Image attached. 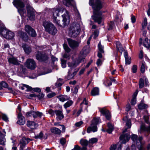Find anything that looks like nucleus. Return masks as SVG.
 <instances>
[{"label": "nucleus", "instance_id": "obj_1", "mask_svg": "<svg viewBox=\"0 0 150 150\" xmlns=\"http://www.w3.org/2000/svg\"><path fill=\"white\" fill-rule=\"evenodd\" d=\"M90 5L92 6L93 14L92 18L96 22L100 24L102 21L103 16L100 11L102 7V4L100 0H96L93 3V0H90L89 2Z\"/></svg>", "mask_w": 150, "mask_h": 150}, {"label": "nucleus", "instance_id": "obj_2", "mask_svg": "<svg viewBox=\"0 0 150 150\" xmlns=\"http://www.w3.org/2000/svg\"><path fill=\"white\" fill-rule=\"evenodd\" d=\"M89 53V49L88 47L85 46L82 49L80 55L78 58L75 62L68 63L69 66L71 67H75L77 66L80 62H84L85 55Z\"/></svg>", "mask_w": 150, "mask_h": 150}, {"label": "nucleus", "instance_id": "obj_3", "mask_svg": "<svg viewBox=\"0 0 150 150\" xmlns=\"http://www.w3.org/2000/svg\"><path fill=\"white\" fill-rule=\"evenodd\" d=\"M81 28L79 24L76 23L71 24L69 30V35L71 37L75 38L77 37L81 31Z\"/></svg>", "mask_w": 150, "mask_h": 150}, {"label": "nucleus", "instance_id": "obj_4", "mask_svg": "<svg viewBox=\"0 0 150 150\" xmlns=\"http://www.w3.org/2000/svg\"><path fill=\"white\" fill-rule=\"evenodd\" d=\"M43 26L47 32L53 35H54L57 30L54 25L51 23L45 21L43 23Z\"/></svg>", "mask_w": 150, "mask_h": 150}, {"label": "nucleus", "instance_id": "obj_5", "mask_svg": "<svg viewBox=\"0 0 150 150\" xmlns=\"http://www.w3.org/2000/svg\"><path fill=\"white\" fill-rule=\"evenodd\" d=\"M13 4L18 9V11L21 16L26 13L25 9L23 8L25 6L24 3L21 0H14Z\"/></svg>", "mask_w": 150, "mask_h": 150}, {"label": "nucleus", "instance_id": "obj_6", "mask_svg": "<svg viewBox=\"0 0 150 150\" xmlns=\"http://www.w3.org/2000/svg\"><path fill=\"white\" fill-rule=\"evenodd\" d=\"M137 137V135L133 134L132 135L131 139L133 141L136 142L137 146L139 150H144L145 149L144 147L143 144L142 142V137H139L138 138Z\"/></svg>", "mask_w": 150, "mask_h": 150}, {"label": "nucleus", "instance_id": "obj_7", "mask_svg": "<svg viewBox=\"0 0 150 150\" xmlns=\"http://www.w3.org/2000/svg\"><path fill=\"white\" fill-rule=\"evenodd\" d=\"M0 34L8 39H12L14 36V33L6 29L0 28Z\"/></svg>", "mask_w": 150, "mask_h": 150}, {"label": "nucleus", "instance_id": "obj_8", "mask_svg": "<svg viewBox=\"0 0 150 150\" xmlns=\"http://www.w3.org/2000/svg\"><path fill=\"white\" fill-rule=\"evenodd\" d=\"M61 13L64 12L63 15H62L63 18V23L64 26L68 25L69 22V16L68 11L65 9L62 8L60 10Z\"/></svg>", "mask_w": 150, "mask_h": 150}, {"label": "nucleus", "instance_id": "obj_9", "mask_svg": "<svg viewBox=\"0 0 150 150\" xmlns=\"http://www.w3.org/2000/svg\"><path fill=\"white\" fill-rule=\"evenodd\" d=\"M25 67L31 70L35 69L36 67V64L35 61L31 59H28L25 63Z\"/></svg>", "mask_w": 150, "mask_h": 150}, {"label": "nucleus", "instance_id": "obj_10", "mask_svg": "<svg viewBox=\"0 0 150 150\" xmlns=\"http://www.w3.org/2000/svg\"><path fill=\"white\" fill-rule=\"evenodd\" d=\"M36 57L37 59L39 61H45L48 58L47 55L44 52L38 51L36 54Z\"/></svg>", "mask_w": 150, "mask_h": 150}, {"label": "nucleus", "instance_id": "obj_11", "mask_svg": "<svg viewBox=\"0 0 150 150\" xmlns=\"http://www.w3.org/2000/svg\"><path fill=\"white\" fill-rule=\"evenodd\" d=\"M69 63V62L68 63ZM68 66L70 67V69L68 71V74L67 76L65 77V79L66 80H68L70 79H73L75 76V75L76 74L77 70H74V71L73 72H72L71 71L72 69H74L75 67L76 66L74 67H70L68 65Z\"/></svg>", "mask_w": 150, "mask_h": 150}, {"label": "nucleus", "instance_id": "obj_12", "mask_svg": "<svg viewBox=\"0 0 150 150\" xmlns=\"http://www.w3.org/2000/svg\"><path fill=\"white\" fill-rule=\"evenodd\" d=\"M42 113L40 112L39 111L35 112L34 111H31L29 112H28L26 114V116L27 117H28L33 115L34 118H36L37 117L41 118V116L42 115Z\"/></svg>", "mask_w": 150, "mask_h": 150}, {"label": "nucleus", "instance_id": "obj_13", "mask_svg": "<svg viewBox=\"0 0 150 150\" xmlns=\"http://www.w3.org/2000/svg\"><path fill=\"white\" fill-rule=\"evenodd\" d=\"M67 41L69 46L72 49H76L79 46V43L77 41L70 39H68Z\"/></svg>", "mask_w": 150, "mask_h": 150}, {"label": "nucleus", "instance_id": "obj_14", "mask_svg": "<svg viewBox=\"0 0 150 150\" xmlns=\"http://www.w3.org/2000/svg\"><path fill=\"white\" fill-rule=\"evenodd\" d=\"M25 31L30 35L33 37H35L36 35V33L35 30L29 25H26L25 27Z\"/></svg>", "mask_w": 150, "mask_h": 150}, {"label": "nucleus", "instance_id": "obj_15", "mask_svg": "<svg viewBox=\"0 0 150 150\" xmlns=\"http://www.w3.org/2000/svg\"><path fill=\"white\" fill-rule=\"evenodd\" d=\"M130 139L129 134H126L122 135L120 137L121 144H125L128 142Z\"/></svg>", "mask_w": 150, "mask_h": 150}, {"label": "nucleus", "instance_id": "obj_16", "mask_svg": "<svg viewBox=\"0 0 150 150\" xmlns=\"http://www.w3.org/2000/svg\"><path fill=\"white\" fill-rule=\"evenodd\" d=\"M64 4L68 7L72 6L74 8L76 7L75 2L74 0H63Z\"/></svg>", "mask_w": 150, "mask_h": 150}, {"label": "nucleus", "instance_id": "obj_17", "mask_svg": "<svg viewBox=\"0 0 150 150\" xmlns=\"http://www.w3.org/2000/svg\"><path fill=\"white\" fill-rule=\"evenodd\" d=\"M62 8H60L59 9L57 8H54L52 9L51 11L52 13L53 19L55 21H57V17L59 16V12L61 13L60 11L61 9Z\"/></svg>", "mask_w": 150, "mask_h": 150}, {"label": "nucleus", "instance_id": "obj_18", "mask_svg": "<svg viewBox=\"0 0 150 150\" xmlns=\"http://www.w3.org/2000/svg\"><path fill=\"white\" fill-rule=\"evenodd\" d=\"M100 111L103 115L105 116L107 119L109 120L110 119L111 116V114L106 108H102L100 110Z\"/></svg>", "mask_w": 150, "mask_h": 150}, {"label": "nucleus", "instance_id": "obj_19", "mask_svg": "<svg viewBox=\"0 0 150 150\" xmlns=\"http://www.w3.org/2000/svg\"><path fill=\"white\" fill-rule=\"evenodd\" d=\"M8 61L10 64L14 65H19L20 64V61L16 58L13 57L8 58Z\"/></svg>", "mask_w": 150, "mask_h": 150}, {"label": "nucleus", "instance_id": "obj_20", "mask_svg": "<svg viewBox=\"0 0 150 150\" xmlns=\"http://www.w3.org/2000/svg\"><path fill=\"white\" fill-rule=\"evenodd\" d=\"M22 47L23 48L25 53L27 54H29L32 52L31 47L29 45L25 44H23L22 45Z\"/></svg>", "mask_w": 150, "mask_h": 150}, {"label": "nucleus", "instance_id": "obj_21", "mask_svg": "<svg viewBox=\"0 0 150 150\" xmlns=\"http://www.w3.org/2000/svg\"><path fill=\"white\" fill-rule=\"evenodd\" d=\"M98 128L96 125H93V124H91L90 126L88 127L87 130V132L90 133L91 132H93L97 131Z\"/></svg>", "mask_w": 150, "mask_h": 150}, {"label": "nucleus", "instance_id": "obj_22", "mask_svg": "<svg viewBox=\"0 0 150 150\" xmlns=\"http://www.w3.org/2000/svg\"><path fill=\"white\" fill-rule=\"evenodd\" d=\"M18 120L17 122V123L20 125H23L25 123V118L23 116L21 112L18 114Z\"/></svg>", "mask_w": 150, "mask_h": 150}, {"label": "nucleus", "instance_id": "obj_23", "mask_svg": "<svg viewBox=\"0 0 150 150\" xmlns=\"http://www.w3.org/2000/svg\"><path fill=\"white\" fill-rule=\"evenodd\" d=\"M57 116V119L58 120H61L64 118V116L62 111L56 110L55 111Z\"/></svg>", "mask_w": 150, "mask_h": 150}, {"label": "nucleus", "instance_id": "obj_24", "mask_svg": "<svg viewBox=\"0 0 150 150\" xmlns=\"http://www.w3.org/2000/svg\"><path fill=\"white\" fill-rule=\"evenodd\" d=\"M27 125L31 129H35L38 126L37 124L33 121H28L27 123Z\"/></svg>", "mask_w": 150, "mask_h": 150}, {"label": "nucleus", "instance_id": "obj_25", "mask_svg": "<svg viewBox=\"0 0 150 150\" xmlns=\"http://www.w3.org/2000/svg\"><path fill=\"white\" fill-rule=\"evenodd\" d=\"M27 9L28 16L32 17V18H33L34 12V9L30 6H28L27 7Z\"/></svg>", "mask_w": 150, "mask_h": 150}, {"label": "nucleus", "instance_id": "obj_26", "mask_svg": "<svg viewBox=\"0 0 150 150\" xmlns=\"http://www.w3.org/2000/svg\"><path fill=\"white\" fill-rule=\"evenodd\" d=\"M99 90L98 88L95 87L93 88L91 91V95L94 96L99 95Z\"/></svg>", "mask_w": 150, "mask_h": 150}, {"label": "nucleus", "instance_id": "obj_27", "mask_svg": "<svg viewBox=\"0 0 150 150\" xmlns=\"http://www.w3.org/2000/svg\"><path fill=\"white\" fill-rule=\"evenodd\" d=\"M124 54L125 58L126 64H129L131 63V58L128 57L127 52L125 51Z\"/></svg>", "mask_w": 150, "mask_h": 150}, {"label": "nucleus", "instance_id": "obj_28", "mask_svg": "<svg viewBox=\"0 0 150 150\" xmlns=\"http://www.w3.org/2000/svg\"><path fill=\"white\" fill-rule=\"evenodd\" d=\"M123 120L126 122V126H127V128H130L131 126V123L130 119H128L126 116L123 118Z\"/></svg>", "mask_w": 150, "mask_h": 150}, {"label": "nucleus", "instance_id": "obj_29", "mask_svg": "<svg viewBox=\"0 0 150 150\" xmlns=\"http://www.w3.org/2000/svg\"><path fill=\"white\" fill-rule=\"evenodd\" d=\"M59 100L62 102H64L69 99V97L67 95H61L57 96Z\"/></svg>", "mask_w": 150, "mask_h": 150}, {"label": "nucleus", "instance_id": "obj_30", "mask_svg": "<svg viewBox=\"0 0 150 150\" xmlns=\"http://www.w3.org/2000/svg\"><path fill=\"white\" fill-rule=\"evenodd\" d=\"M21 85L22 86H20V88L22 90H24L25 89V88L27 89V91H32V87L29 86L28 85L24 84H22Z\"/></svg>", "mask_w": 150, "mask_h": 150}, {"label": "nucleus", "instance_id": "obj_31", "mask_svg": "<svg viewBox=\"0 0 150 150\" xmlns=\"http://www.w3.org/2000/svg\"><path fill=\"white\" fill-rule=\"evenodd\" d=\"M6 139L4 135L0 132V144L4 145L5 144Z\"/></svg>", "mask_w": 150, "mask_h": 150}, {"label": "nucleus", "instance_id": "obj_32", "mask_svg": "<svg viewBox=\"0 0 150 150\" xmlns=\"http://www.w3.org/2000/svg\"><path fill=\"white\" fill-rule=\"evenodd\" d=\"M31 140H32L29 138L23 137L21 139L20 142L26 145Z\"/></svg>", "mask_w": 150, "mask_h": 150}, {"label": "nucleus", "instance_id": "obj_33", "mask_svg": "<svg viewBox=\"0 0 150 150\" xmlns=\"http://www.w3.org/2000/svg\"><path fill=\"white\" fill-rule=\"evenodd\" d=\"M144 45L147 48H149L150 47V40L147 38H145L144 42Z\"/></svg>", "mask_w": 150, "mask_h": 150}, {"label": "nucleus", "instance_id": "obj_34", "mask_svg": "<svg viewBox=\"0 0 150 150\" xmlns=\"http://www.w3.org/2000/svg\"><path fill=\"white\" fill-rule=\"evenodd\" d=\"M51 131L52 132L56 134H60L61 133L60 130L56 127H54L51 129Z\"/></svg>", "mask_w": 150, "mask_h": 150}, {"label": "nucleus", "instance_id": "obj_35", "mask_svg": "<svg viewBox=\"0 0 150 150\" xmlns=\"http://www.w3.org/2000/svg\"><path fill=\"white\" fill-rule=\"evenodd\" d=\"M18 36L23 39L24 40H26V38H27V36L25 33L20 31L18 32Z\"/></svg>", "mask_w": 150, "mask_h": 150}, {"label": "nucleus", "instance_id": "obj_36", "mask_svg": "<svg viewBox=\"0 0 150 150\" xmlns=\"http://www.w3.org/2000/svg\"><path fill=\"white\" fill-rule=\"evenodd\" d=\"M73 103V102L71 100H69L65 103L64 105V107L65 109H67V108L69 107L72 105Z\"/></svg>", "mask_w": 150, "mask_h": 150}, {"label": "nucleus", "instance_id": "obj_37", "mask_svg": "<svg viewBox=\"0 0 150 150\" xmlns=\"http://www.w3.org/2000/svg\"><path fill=\"white\" fill-rule=\"evenodd\" d=\"M108 129L107 130V132L109 133H111L113 130V127L112 125L110 123H108Z\"/></svg>", "mask_w": 150, "mask_h": 150}, {"label": "nucleus", "instance_id": "obj_38", "mask_svg": "<svg viewBox=\"0 0 150 150\" xmlns=\"http://www.w3.org/2000/svg\"><path fill=\"white\" fill-rule=\"evenodd\" d=\"M80 143L82 145L87 146L89 142L86 139H82L80 140Z\"/></svg>", "mask_w": 150, "mask_h": 150}, {"label": "nucleus", "instance_id": "obj_39", "mask_svg": "<svg viewBox=\"0 0 150 150\" xmlns=\"http://www.w3.org/2000/svg\"><path fill=\"white\" fill-rule=\"evenodd\" d=\"M138 107L139 109H143L147 108V106L146 104L141 103L138 105Z\"/></svg>", "mask_w": 150, "mask_h": 150}, {"label": "nucleus", "instance_id": "obj_40", "mask_svg": "<svg viewBox=\"0 0 150 150\" xmlns=\"http://www.w3.org/2000/svg\"><path fill=\"white\" fill-rule=\"evenodd\" d=\"M79 88V86L78 85H76L73 88L71 89L72 91V93L73 95L75 94L76 95L78 92V89Z\"/></svg>", "mask_w": 150, "mask_h": 150}, {"label": "nucleus", "instance_id": "obj_41", "mask_svg": "<svg viewBox=\"0 0 150 150\" xmlns=\"http://www.w3.org/2000/svg\"><path fill=\"white\" fill-rule=\"evenodd\" d=\"M100 122L99 118H95L93 119L92 121L91 124H93L94 125H96L97 126V125Z\"/></svg>", "mask_w": 150, "mask_h": 150}, {"label": "nucleus", "instance_id": "obj_42", "mask_svg": "<svg viewBox=\"0 0 150 150\" xmlns=\"http://www.w3.org/2000/svg\"><path fill=\"white\" fill-rule=\"evenodd\" d=\"M114 26V24L113 22L110 21L108 24V30H111L112 29Z\"/></svg>", "mask_w": 150, "mask_h": 150}, {"label": "nucleus", "instance_id": "obj_43", "mask_svg": "<svg viewBox=\"0 0 150 150\" xmlns=\"http://www.w3.org/2000/svg\"><path fill=\"white\" fill-rule=\"evenodd\" d=\"M99 52L101 53H104L103 47L101 45L100 42L98 45Z\"/></svg>", "mask_w": 150, "mask_h": 150}, {"label": "nucleus", "instance_id": "obj_44", "mask_svg": "<svg viewBox=\"0 0 150 150\" xmlns=\"http://www.w3.org/2000/svg\"><path fill=\"white\" fill-rule=\"evenodd\" d=\"M98 139L96 138H93L90 139L89 141V143L91 144H94L97 142Z\"/></svg>", "mask_w": 150, "mask_h": 150}, {"label": "nucleus", "instance_id": "obj_45", "mask_svg": "<svg viewBox=\"0 0 150 150\" xmlns=\"http://www.w3.org/2000/svg\"><path fill=\"white\" fill-rule=\"evenodd\" d=\"M139 87L140 88H142L144 86V80L142 79H140L139 82Z\"/></svg>", "mask_w": 150, "mask_h": 150}, {"label": "nucleus", "instance_id": "obj_46", "mask_svg": "<svg viewBox=\"0 0 150 150\" xmlns=\"http://www.w3.org/2000/svg\"><path fill=\"white\" fill-rule=\"evenodd\" d=\"M147 25V19L145 17L143 22L142 23V28L143 29Z\"/></svg>", "mask_w": 150, "mask_h": 150}, {"label": "nucleus", "instance_id": "obj_47", "mask_svg": "<svg viewBox=\"0 0 150 150\" xmlns=\"http://www.w3.org/2000/svg\"><path fill=\"white\" fill-rule=\"evenodd\" d=\"M117 49L118 50H122V45L119 42H117L116 43Z\"/></svg>", "mask_w": 150, "mask_h": 150}, {"label": "nucleus", "instance_id": "obj_48", "mask_svg": "<svg viewBox=\"0 0 150 150\" xmlns=\"http://www.w3.org/2000/svg\"><path fill=\"white\" fill-rule=\"evenodd\" d=\"M63 47L65 50L67 52H70L71 49L67 45L64 44L63 45Z\"/></svg>", "mask_w": 150, "mask_h": 150}, {"label": "nucleus", "instance_id": "obj_49", "mask_svg": "<svg viewBox=\"0 0 150 150\" xmlns=\"http://www.w3.org/2000/svg\"><path fill=\"white\" fill-rule=\"evenodd\" d=\"M53 22L54 23L57 24L60 27L63 26V23H61L60 21L57 19V21H55L54 20H53Z\"/></svg>", "mask_w": 150, "mask_h": 150}, {"label": "nucleus", "instance_id": "obj_50", "mask_svg": "<svg viewBox=\"0 0 150 150\" xmlns=\"http://www.w3.org/2000/svg\"><path fill=\"white\" fill-rule=\"evenodd\" d=\"M20 70H21V73H25L26 72V68L23 65H21L20 67Z\"/></svg>", "mask_w": 150, "mask_h": 150}, {"label": "nucleus", "instance_id": "obj_51", "mask_svg": "<svg viewBox=\"0 0 150 150\" xmlns=\"http://www.w3.org/2000/svg\"><path fill=\"white\" fill-rule=\"evenodd\" d=\"M43 134L42 132H40L39 134L35 136V138L36 139H41L42 138L43 136Z\"/></svg>", "mask_w": 150, "mask_h": 150}, {"label": "nucleus", "instance_id": "obj_52", "mask_svg": "<svg viewBox=\"0 0 150 150\" xmlns=\"http://www.w3.org/2000/svg\"><path fill=\"white\" fill-rule=\"evenodd\" d=\"M2 119L4 121L7 122L8 121V118L7 116L5 114H2Z\"/></svg>", "mask_w": 150, "mask_h": 150}, {"label": "nucleus", "instance_id": "obj_53", "mask_svg": "<svg viewBox=\"0 0 150 150\" xmlns=\"http://www.w3.org/2000/svg\"><path fill=\"white\" fill-rule=\"evenodd\" d=\"M0 84L2 87L4 88H7L8 86L7 83L4 81H2L0 82Z\"/></svg>", "mask_w": 150, "mask_h": 150}, {"label": "nucleus", "instance_id": "obj_54", "mask_svg": "<svg viewBox=\"0 0 150 150\" xmlns=\"http://www.w3.org/2000/svg\"><path fill=\"white\" fill-rule=\"evenodd\" d=\"M141 71L142 73H144L145 71V67L144 63L143 62L141 67Z\"/></svg>", "mask_w": 150, "mask_h": 150}, {"label": "nucleus", "instance_id": "obj_55", "mask_svg": "<svg viewBox=\"0 0 150 150\" xmlns=\"http://www.w3.org/2000/svg\"><path fill=\"white\" fill-rule=\"evenodd\" d=\"M149 117L148 115H144V119L145 122L146 123H149Z\"/></svg>", "mask_w": 150, "mask_h": 150}, {"label": "nucleus", "instance_id": "obj_56", "mask_svg": "<svg viewBox=\"0 0 150 150\" xmlns=\"http://www.w3.org/2000/svg\"><path fill=\"white\" fill-rule=\"evenodd\" d=\"M56 95V94L54 92H52L50 93H49L47 95V96L48 98H51Z\"/></svg>", "mask_w": 150, "mask_h": 150}, {"label": "nucleus", "instance_id": "obj_57", "mask_svg": "<svg viewBox=\"0 0 150 150\" xmlns=\"http://www.w3.org/2000/svg\"><path fill=\"white\" fill-rule=\"evenodd\" d=\"M62 62V66L63 68H65L66 67V61L64 59H62L61 60Z\"/></svg>", "mask_w": 150, "mask_h": 150}, {"label": "nucleus", "instance_id": "obj_58", "mask_svg": "<svg viewBox=\"0 0 150 150\" xmlns=\"http://www.w3.org/2000/svg\"><path fill=\"white\" fill-rule=\"evenodd\" d=\"M137 66L136 65H133L132 67V72L133 73H135L137 72Z\"/></svg>", "mask_w": 150, "mask_h": 150}, {"label": "nucleus", "instance_id": "obj_59", "mask_svg": "<svg viewBox=\"0 0 150 150\" xmlns=\"http://www.w3.org/2000/svg\"><path fill=\"white\" fill-rule=\"evenodd\" d=\"M27 97L29 99H31L32 97H37V95H36L34 93H32L30 94L29 95H27Z\"/></svg>", "mask_w": 150, "mask_h": 150}, {"label": "nucleus", "instance_id": "obj_60", "mask_svg": "<svg viewBox=\"0 0 150 150\" xmlns=\"http://www.w3.org/2000/svg\"><path fill=\"white\" fill-rule=\"evenodd\" d=\"M48 112L50 115L52 116H53L54 114V113H55V111H54L51 109H49L48 111Z\"/></svg>", "mask_w": 150, "mask_h": 150}, {"label": "nucleus", "instance_id": "obj_61", "mask_svg": "<svg viewBox=\"0 0 150 150\" xmlns=\"http://www.w3.org/2000/svg\"><path fill=\"white\" fill-rule=\"evenodd\" d=\"M19 144L20 145V150H23L26 145L21 142H20Z\"/></svg>", "mask_w": 150, "mask_h": 150}, {"label": "nucleus", "instance_id": "obj_62", "mask_svg": "<svg viewBox=\"0 0 150 150\" xmlns=\"http://www.w3.org/2000/svg\"><path fill=\"white\" fill-rule=\"evenodd\" d=\"M60 142L62 145H64L65 143L66 139L64 138H61L60 140Z\"/></svg>", "mask_w": 150, "mask_h": 150}, {"label": "nucleus", "instance_id": "obj_63", "mask_svg": "<svg viewBox=\"0 0 150 150\" xmlns=\"http://www.w3.org/2000/svg\"><path fill=\"white\" fill-rule=\"evenodd\" d=\"M71 150H81V147L78 145H75L74 148Z\"/></svg>", "mask_w": 150, "mask_h": 150}, {"label": "nucleus", "instance_id": "obj_64", "mask_svg": "<svg viewBox=\"0 0 150 150\" xmlns=\"http://www.w3.org/2000/svg\"><path fill=\"white\" fill-rule=\"evenodd\" d=\"M102 63V60L100 59H97L96 62V64L98 66L100 65Z\"/></svg>", "mask_w": 150, "mask_h": 150}]
</instances>
